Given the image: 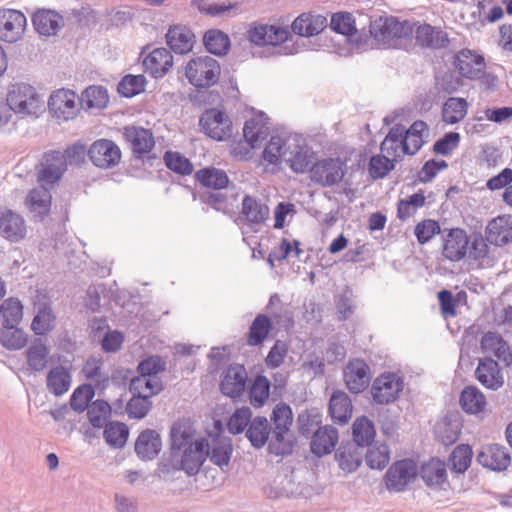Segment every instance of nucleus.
<instances>
[{
	"instance_id": "nucleus-1",
	"label": "nucleus",
	"mask_w": 512,
	"mask_h": 512,
	"mask_svg": "<svg viewBox=\"0 0 512 512\" xmlns=\"http://www.w3.org/2000/svg\"><path fill=\"white\" fill-rule=\"evenodd\" d=\"M7 105L22 118H38L45 111V102L37 89L25 82L11 84L6 93Z\"/></svg>"
},
{
	"instance_id": "nucleus-2",
	"label": "nucleus",
	"mask_w": 512,
	"mask_h": 512,
	"mask_svg": "<svg viewBox=\"0 0 512 512\" xmlns=\"http://www.w3.org/2000/svg\"><path fill=\"white\" fill-rule=\"evenodd\" d=\"M273 423L272 437L269 442V451L275 455H286L292 452L294 437L291 432L293 412L286 403H278L272 410Z\"/></svg>"
},
{
	"instance_id": "nucleus-3",
	"label": "nucleus",
	"mask_w": 512,
	"mask_h": 512,
	"mask_svg": "<svg viewBox=\"0 0 512 512\" xmlns=\"http://www.w3.org/2000/svg\"><path fill=\"white\" fill-rule=\"evenodd\" d=\"M369 28L376 40L389 47H397L400 41L409 39L414 32L408 20L400 21L394 16H379L370 22Z\"/></svg>"
},
{
	"instance_id": "nucleus-4",
	"label": "nucleus",
	"mask_w": 512,
	"mask_h": 512,
	"mask_svg": "<svg viewBox=\"0 0 512 512\" xmlns=\"http://www.w3.org/2000/svg\"><path fill=\"white\" fill-rule=\"evenodd\" d=\"M220 75L219 62L208 55L193 57L185 66L186 78L197 89H205L215 85Z\"/></svg>"
},
{
	"instance_id": "nucleus-5",
	"label": "nucleus",
	"mask_w": 512,
	"mask_h": 512,
	"mask_svg": "<svg viewBox=\"0 0 512 512\" xmlns=\"http://www.w3.org/2000/svg\"><path fill=\"white\" fill-rule=\"evenodd\" d=\"M347 172V164L340 157L317 160L309 169L310 180L322 187L339 185Z\"/></svg>"
},
{
	"instance_id": "nucleus-6",
	"label": "nucleus",
	"mask_w": 512,
	"mask_h": 512,
	"mask_svg": "<svg viewBox=\"0 0 512 512\" xmlns=\"http://www.w3.org/2000/svg\"><path fill=\"white\" fill-rule=\"evenodd\" d=\"M247 37L258 47H277L289 39L290 32L287 27L253 22L247 30Z\"/></svg>"
},
{
	"instance_id": "nucleus-7",
	"label": "nucleus",
	"mask_w": 512,
	"mask_h": 512,
	"mask_svg": "<svg viewBox=\"0 0 512 512\" xmlns=\"http://www.w3.org/2000/svg\"><path fill=\"white\" fill-rule=\"evenodd\" d=\"M66 168L61 151L49 150L37 166V181L43 188H52L60 181Z\"/></svg>"
},
{
	"instance_id": "nucleus-8",
	"label": "nucleus",
	"mask_w": 512,
	"mask_h": 512,
	"mask_svg": "<svg viewBox=\"0 0 512 512\" xmlns=\"http://www.w3.org/2000/svg\"><path fill=\"white\" fill-rule=\"evenodd\" d=\"M270 129L268 121L262 115L247 120L243 127V136L248 144V148L244 151L239 148V144L233 146L231 154L234 157L245 158L249 155L250 150L258 147L269 136Z\"/></svg>"
},
{
	"instance_id": "nucleus-9",
	"label": "nucleus",
	"mask_w": 512,
	"mask_h": 512,
	"mask_svg": "<svg viewBox=\"0 0 512 512\" xmlns=\"http://www.w3.org/2000/svg\"><path fill=\"white\" fill-rule=\"evenodd\" d=\"M179 458L180 468L189 475L196 474L209 454V443L205 438H198L195 443L179 449L177 453H171Z\"/></svg>"
},
{
	"instance_id": "nucleus-10",
	"label": "nucleus",
	"mask_w": 512,
	"mask_h": 512,
	"mask_svg": "<svg viewBox=\"0 0 512 512\" xmlns=\"http://www.w3.org/2000/svg\"><path fill=\"white\" fill-rule=\"evenodd\" d=\"M402 389V379L395 373L386 372L374 380L371 395L377 404H389L399 397Z\"/></svg>"
},
{
	"instance_id": "nucleus-11",
	"label": "nucleus",
	"mask_w": 512,
	"mask_h": 512,
	"mask_svg": "<svg viewBox=\"0 0 512 512\" xmlns=\"http://www.w3.org/2000/svg\"><path fill=\"white\" fill-rule=\"evenodd\" d=\"M200 125L205 134L217 141H223L232 134L230 118L217 108L206 110L200 118Z\"/></svg>"
},
{
	"instance_id": "nucleus-12",
	"label": "nucleus",
	"mask_w": 512,
	"mask_h": 512,
	"mask_svg": "<svg viewBox=\"0 0 512 512\" xmlns=\"http://www.w3.org/2000/svg\"><path fill=\"white\" fill-rule=\"evenodd\" d=\"M26 16L19 10H0V40L7 43H15L20 40L26 30Z\"/></svg>"
},
{
	"instance_id": "nucleus-13",
	"label": "nucleus",
	"mask_w": 512,
	"mask_h": 512,
	"mask_svg": "<svg viewBox=\"0 0 512 512\" xmlns=\"http://www.w3.org/2000/svg\"><path fill=\"white\" fill-rule=\"evenodd\" d=\"M417 476V465L412 460H400L392 464L385 474V485L389 491H402Z\"/></svg>"
},
{
	"instance_id": "nucleus-14",
	"label": "nucleus",
	"mask_w": 512,
	"mask_h": 512,
	"mask_svg": "<svg viewBox=\"0 0 512 512\" xmlns=\"http://www.w3.org/2000/svg\"><path fill=\"white\" fill-rule=\"evenodd\" d=\"M122 134L133 155L138 159L148 155L155 146L154 136L150 129L128 125L123 128Z\"/></svg>"
},
{
	"instance_id": "nucleus-15",
	"label": "nucleus",
	"mask_w": 512,
	"mask_h": 512,
	"mask_svg": "<svg viewBox=\"0 0 512 512\" xmlns=\"http://www.w3.org/2000/svg\"><path fill=\"white\" fill-rule=\"evenodd\" d=\"M469 237L462 228H452L443 236L442 255L449 261L459 262L468 253Z\"/></svg>"
},
{
	"instance_id": "nucleus-16",
	"label": "nucleus",
	"mask_w": 512,
	"mask_h": 512,
	"mask_svg": "<svg viewBox=\"0 0 512 512\" xmlns=\"http://www.w3.org/2000/svg\"><path fill=\"white\" fill-rule=\"evenodd\" d=\"M88 155L92 163L99 168H111L121 160V150L116 143L108 139L96 140L89 148Z\"/></svg>"
},
{
	"instance_id": "nucleus-17",
	"label": "nucleus",
	"mask_w": 512,
	"mask_h": 512,
	"mask_svg": "<svg viewBox=\"0 0 512 512\" xmlns=\"http://www.w3.org/2000/svg\"><path fill=\"white\" fill-rule=\"evenodd\" d=\"M78 95L69 89L54 91L49 99V110L53 116L62 120H69L78 112Z\"/></svg>"
},
{
	"instance_id": "nucleus-18",
	"label": "nucleus",
	"mask_w": 512,
	"mask_h": 512,
	"mask_svg": "<svg viewBox=\"0 0 512 512\" xmlns=\"http://www.w3.org/2000/svg\"><path fill=\"white\" fill-rule=\"evenodd\" d=\"M344 382L352 393L364 391L371 380V371L368 364L360 359L350 360L343 371Z\"/></svg>"
},
{
	"instance_id": "nucleus-19",
	"label": "nucleus",
	"mask_w": 512,
	"mask_h": 512,
	"mask_svg": "<svg viewBox=\"0 0 512 512\" xmlns=\"http://www.w3.org/2000/svg\"><path fill=\"white\" fill-rule=\"evenodd\" d=\"M144 71L153 78L165 76L173 67L174 60L171 52L164 48H154L149 53H141Z\"/></svg>"
},
{
	"instance_id": "nucleus-20",
	"label": "nucleus",
	"mask_w": 512,
	"mask_h": 512,
	"mask_svg": "<svg viewBox=\"0 0 512 512\" xmlns=\"http://www.w3.org/2000/svg\"><path fill=\"white\" fill-rule=\"evenodd\" d=\"M484 233L488 243L493 246L503 247L512 243V215L502 214L492 218Z\"/></svg>"
},
{
	"instance_id": "nucleus-21",
	"label": "nucleus",
	"mask_w": 512,
	"mask_h": 512,
	"mask_svg": "<svg viewBox=\"0 0 512 512\" xmlns=\"http://www.w3.org/2000/svg\"><path fill=\"white\" fill-rule=\"evenodd\" d=\"M0 235L9 242H20L27 235V225L24 218L12 211L0 213Z\"/></svg>"
},
{
	"instance_id": "nucleus-22",
	"label": "nucleus",
	"mask_w": 512,
	"mask_h": 512,
	"mask_svg": "<svg viewBox=\"0 0 512 512\" xmlns=\"http://www.w3.org/2000/svg\"><path fill=\"white\" fill-rule=\"evenodd\" d=\"M477 461L483 467L493 471H503L511 463L508 450L498 444L484 446L477 455Z\"/></svg>"
},
{
	"instance_id": "nucleus-23",
	"label": "nucleus",
	"mask_w": 512,
	"mask_h": 512,
	"mask_svg": "<svg viewBox=\"0 0 512 512\" xmlns=\"http://www.w3.org/2000/svg\"><path fill=\"white\" fill-rule=\"evenodd\" d=\"M247 373L241 365H231L223 373L220 381L221 392L231 398L239 397L246 385Z\"/></svg>"
},
{
	"instance_id": "nucleus-24",
	"label": "nucleus",
	"mask_w": 512,
	"mask_h": 512,
	"mask_svg": "<svg viewBox=\"0 0 512 512\" xmlns=\"http://www.w3.org/2000/svg\"><path fill=\"white\" fill-rule=\"evenodd\" d=\"M339 441L338 430L326 425L319 427L312 435L310 449L313 454L322 457L330 454Z\"/></svg>"
},
{
	"instance_id": "nucleus-25",
	"label": "nucleus",
	"mask_w": 512,
	"mask_h": 512,
	"mask_svg": "<svg viewBox=\"0 0 512 512\" xmlns=\"http://www.w3.org/2000/svg\"><path fill=\"white\" fill-rule=\"evenodd\" d=\"M165 38L169 48L178 54L189 53L195 43L194 33L187 26L181 24L170 26Z\"/></svg>"
},
{
	"instance_id": "nucleus-26",
	"label": "nucleus",
	"mask_w": 512,
	"mask_h": 512,
	"mask_svg": "<svg viewBox=\"0 0 512 512\" xmlns=\"http://www.w3.org/2000/svg\"><path fill=\"white\" fill-rule=\"evenodd\" d=\"M361 445L355 442H343L335 452V460L345 473L356 471L362 463L363 450Z\"/></svg>"
},
{
	"instance_id": "nucleus-27",
	"label": "nucleus",
	"mask_w": 512,
	"mask_h": 512,
	"mask_svg": "<svg viewBox=\"0 0 512 512\" xmlns=\"http://www.w3.org/2000/svg\"><path fill=\"white\" fill-rule=\"evenodd\" d=\"M455 67L463 77L476 79L483 73L485 61L481 55L463 49L456 55Z\"/></svg>"
},
{
	"instance_id": "nucleus-28",
	"label": "nucleus",
	"mask_w": 512,
	"mask_h": 512,
	"mask_svg": "<svg viewBox=\"0 0 512 512\" xmlns=\"http://www.w3.org/2000/svg\"><path fill=\"white\" fill-rule=\"evenodd\" d=\"M196 429L189 419H179L170 429V451L177 453L179 449L195 443L198 438Z\"/></svg>"
},
{
	"instance_id": "nucleus-29",
	"label": "nucleus",
	"mask_w": 512,
	"mask_h": 512,
	"mask_svg": "<svg viewBox=\"0 0 512 512\" xmlns=\"http://www.w3.org/2000/svg\"><path fill=\"white\" fill-rule=\"evenodd\" d=\"M475 375L477 380L488 389L497 390L504 383L498 363L491 358L479 360Z\"/></svg>"
},
{
	"instance_id": "nucleus-30",
	"label": "nucleus",
	"mask_w": 512,
	"mask_h": 512,
	"mask_svg": "<svg viewBox=\"0 0 512 512\" xmlns=\"http://www.w3.org/2000/svg\"><path fill=\"white\" fill-rule=\"evenodd\" d=\"M49 189L43 187L34 188L29 192L25 200L29 212L40 221L44 220L51 210L52 196Z\"/></svg>"
},
{
	"instance_id": "nucleus-31",
	"label": "nucleus",
	"mask_w": 512,
	"mask_h": 512,
	"mask_svg": "<svg viewBox=\"0 0 512 512\" xmlns=\"http://www.w3.org/2000/svg\"><path fill=\"white\" fill-rule=\"evenodd\" d=\"M32 20L36 31L44 36L55 35L64 24L63 17L50 9H39Z\"/></svg>"
},
{
	"instance_id": "nucleus-32",
	"label": "nucleus",
	"mask_w": 512,
	"mask_h": 512,
	"mask_svg": "<svg viewBox=\"0 0 512 512\" xmlns=\"http://www.w3.org/2000/svg\"><path fill=\"white\" fill-rule=\"evenodd\" d=\"M162 448L161 437L158 432L152 429L142 431L135 443L137 455L144 460H151L156 457Z\"/></svg>"
},
{
	"instance_id": "nucleus-33",
	"label": "nucleus",
	"mask_w": 512,
	"mask_h": 512,
	"mask_svg": "<svg viewBox=\"0 0 512 512\" xmlns=\"http://www.w3.org/2000/svg\"><path fill=\"white\" fill-rule=\"evenodd\" d=\"M480 348L484 354L495 356L499 360L512 359L510 347L499 333H484L480 340Z\"/></svg>"
},
{
	"instance_id": "nucleus-34",
	"label": "nucleus",
	"mask_w": 512,
	"mask_h": 512,
	"mask_svg": "<svg viewBox=\"0 0 512 512\" xmlns=\"http://www.w3.org/2000/svg\"><path fill=\"white\" fill-rule=\"evenodd\" d=\"M327 25L326 17L303 13L292 23V31L300 36L310 37L319 34Z\"/></svg>"
},
{
	"instance_id": "nucleus-35",
	"label": "nucleus",
	"mask_w": 512,
	"mask_h": 512,
	"mask_svg": "<svg viewBox=\"0 0 512 512\" xmlns=\"http://www.w3.org/2000/svg\"><path fill=\"white\" fill-rule=\"evenodd\" d=\"M353 406L350 397L344 391H335L329 401V414L338 424H346L352 417Z\"/></svg>"
},
{
	"instance_id": "nucleus-36",
	"label": "nucleus",
	"mask_w": 512,
	"mask_h": 512,
	"mask_svg": "<svg viewBox=\"0 0 512 512\" xmlns=\"http://www.w3.org/2000/svg\"><path fill=\"white\" fill-rule=\"evenodd\" d=\"M469 104L465 98L449 97L441 109V119L447 125L460 123L467 116Z\"/></svg>"
},
{
	"instance_id": "nucleus-37",
	"label": "nucleus",
	"mask_w": 512,
	"mask_h": 512,
	"mask_svg": "<svg viewBox=\"0 0 512 512\" xmlns=\"http://www.w3.org/2000/svg\"><path fill=\"white\" fill-rule=\"evenodd\" d=\"M423 481L429 487H440L447 480L445 462L438 458H431L420 469Z\"/></svg>"
},
{
	"instance_id": "nucleus-38",
	"label": "nucleus",
	"mask_w": 512,
	"mask_h": 512,
	"mask_svg": "<svg viewBox=\"0 0 512 512\" xmlns=\"http://www.w3.org/2000/svg\"><path fill=\"white\" fill-rule=\"evenodd\" d=\"M284 144L281 137H271L262 153L265 172L276 173L280 170Z\"/></svg>"
},
{
	"instance_id": "nucleus-39",
	"label": "nucleus",
	"mask_w": 512,
	"mask_h": 512,
	"mask_svg": "<svg viewBox=\"0 0 512 512\" xmlns=\"http://www.w3.org/2000/svg\"><path fill=\"white\" fill-rule=\"evenodd\" d=\"M428 126L424 121H415L408 130L403 128V143L406 154H415L424 144Z\"/></svg>"
},
{
	"instance_id": "nucleus-40",
	"label": "nucleus",
	"mask_w": 512,
	"mask_h": 512,
	"mask_svg": "<svg viewBox=\"0 0 512 512\" xmlns=\"http://www.w3.org/2000/svg\"><path fill=\"white\" fill-rule=\"evenodd\" d=\"M241 215L249 225L262 224L269 215V208L255 198L246 195L242 201Z\"/></svg>"
},
{
	"instance_id": "nucleus-41",
	"label": "nucleus",
	"mask_w": 512,
	"mask_h": 512,
	"mask_svg": "<svg viewBox=\"0 0 512 512\" xmlns=\"http://www.w3.org/2000/svg\"><path fill=\"white\" fill-rule=\"evenodd\" d=\"M233 452L232 441L228 437L218 436L209 444L210 460L217 466H228Z\"/></svg>"
},
{
	"instance_id": "nucleus-42",
	"label": "nucleus",
	"mask_w": 512,
	"mask_h": 512,
	"mask_svg": "<svg viewBox=\"0 0 512 512\" xmlns=\"http://www.w3.org/2000/svg\"><path fill=\"white\" fill-rule=\"evenodd\" d=\"M18 325H7L0 328V343L7 350H21L28 344V334Z\"/></svg>"
},
{
	"instance_id": "nucleus-43",
	"label": "nucleus",
	"mask_w": 512,
	"mask_h": 512,
	"mask_svg": "<svg viewBox=\"0 0 512 512\" xmlns=\"http://www.w3.org/2000/svg\"><path fill=\"white\" fill-rule=\"evenodd\" d=\"M459 403L466 413L478 414L484 410L486 398L477 387L467 386L460 395Z\"/></svg>"
},
{
	"instance_id": "nucleus-44",
	"label": "nucleus",
	"mask_w": 512,
	"mask_h": 512,
	"mask_svg": "<svg viewBox=\"0 0 512 512\" xmlns=\"http://www.w3.org/2000/svg\"><path fill=\"white\" fill-rule=\"evenodd\" d=\"M381 152L390 156L394 161L406 154L403 143V127L391 128L380 146Z\"/></svg>"
},
{
	"instance_id": "nucleus-45",
	"label": "nucleus",
	"mask_w": 512,
	"mask_h": 512,
	"mask_svg": "<svg viewBox=\"0 0 512 512\" xmlns=\"http://www.w3.org/2000/svg\"><path fill=\"white\" fill-rule=\"evenodd\" d=\"M415 40L422 47H439L447 39L440 28L424 23L415 29Z\"/></svg>"
},
{
	"instance_id": "nucleus-46",
	"label": "nucleus",
	"mask_w": 512,
	"mask_h": 512,
	"mask_svg": "<svg viewBox=\"0 0 512 512\" xmlns=\"http://www.w3.org/2000/svg\"><path fill=\"white\" fill-rule=\"evenodd\" d=\"M71 385V375L68 369L63 366L52 368L47 375V388L56 395L60 396L66 393Z\"/></svg>"
},
{
	"instance_id": "nucleus-47",
	"label": "nucleus",
	"mask_w": 512,
	"mask_h": 512,
	"mask_svg": "<svg viewBox=\"0 0 512 512\" xmlns=\"http://www.w3.org/2000/svg\"><path fill=\"white\" fill-rule=\"evenodd\" d=\"M23 304L15 297H9L0 304L2 326L19 325L23 319Z\"/></svg>"
},
{
	"instance_id": "nucleus-48",
	"label": "nucleus",
	"mask_w": 512,
	"mask_h": 512,
	"mask_svg": "<svg viewBox=\"0 0 512 512\" xmlns=\"http://www.w3.org/2000/svg\"><path fill=\"white\" fill-rule=\"evenodd\" d=\"M195 178L202 186L217 190L227 187L229 182L227 174L214 167L197 171Z\"/></svg>"
},
{
	"instance_id": "nucleus-49",
	"label": "nucleus",
	"mask_w": 512,
	"mask_h": 512,
	"mask_svg": "<svg viewBox=\"0 0 512 512\" xmlns=\"http://www.w3.org/2000/svg\"><path fill=\"white\" fill-rule=\"evenodd\" d=\"M269 434L270 427L265 417L254 418L246 430L247 438L256 448H261L266 444Z\"/></svg>"
},
{
	"instance_id": "nucleus-50",
	"label": "nucleus",
	"mask_w": 512,
	"mask_h": 512,
	"mask_svg": "<svg viewBox=\"0 0 512 512\" xmlns=\"http://www.w3.org/2000/svg\"><path fill=\"white\" fill-rule=\"evenodd\" d=\"M271 328V321L266 315H257L253 320L247 334V343L250 346H257L262 344L268 337Z\"/></svg>"
},
{
	"instance_id": "nucleus-51",
	"label": "nucleus",
	"mask_w": 512,
	"mask_h": 512,
	"mask_svg": "<svg viewBox=\"0 0 512 512\" xmlns=\"http://www.w3.org/2000/svg\"><path fill=\"white\" fill-rule=\"evenodd\" d=\"M352 435L358 445H369L376 435L373 422L366 416L357 417L352 425Z\"/></svg>"
},
{
	"instance_id": "nucleus-52",
	"label": "nucleus",
	"mask_w": 512,
	"mask_h": 512,
	"mask_svg": "<svg viewBox=\"0 0 512 512\" xmlns=\"http://www.w3.org/2000/svg\"><path fill=\"white\" fill-rule=\"evenodd\" d=\"M473 450L468 444L457 445L449 457L451 470L456 473H464L472 463Z\"/></svg>"
},
{
	"instance_id": "nucleus-53",
	"label": "nucleus",
	"mask_w": 512,
	"mask_h": 512,
	"mask_svg": "<svg viewBox=\"0 0 512 512\" xmlns=\"http://www.w3.org/2000/svg\"><path fill=\"white\" fill-rule=\"evenodd\" d=\"M109 97L107 90L101 86L86 88L81 96V104L86 109H103L107 106Z\"/></svg>"
},
{
	"instance_id": "nucleus-54",
	"label": "nucleus",
	"mask_w": 512,
	"mask_h": 512,
	"mask_svg": "<svg viewBox=\"0 0 512 512\" xmlns=\"http://www.w3.org/2000/svg\"><path fill=\"white\" fill-rule=\"evenodd\" d=\"M206 49L215 55H225L230 48L229 37L220 30H209L204 35Z\"/></svg>"
},
{
	"instance_id": "nucleus-55",
	"label": "nucleus",
	"mask_w": 512,
	"mask_h": 512,
	"mask_svg": "<svg viewBox=\"0 0 512 512\" xmlns=\"http://www.w3.org/2000/svg\"><path fill=\"white\" fill-rule=\"evenodd\" d=\"M55 321L56 316L51 307L44 306L35 314L31 323V329L36 335H46L54 328Z\"/></svg>"
},
{
	"instance_id": "nucleus-56",
	"label": "nucleus",
	"mask_w": 512,
	"mask_h": 512,
	"mask_svg": "<svg viewBox=\"0 0 512 512\" xmlns=\"http://www.w3.org/2000/svg\"><path fill=\"white\" fill-rule=\"evenodd\" d=\"M426 197L422 191L412 194L407 199L399 200L397 204V217L406 220L415 215L417 210L425 205Z\"/></svg>"
},
{
	"instance_id": "nucleus-57",
	"label": "nucleus",
	"mask_w": 512,
	"mask_h": 512,
	"mask_svg": "<svg viewBox=\"0 0 512 512\" xmlns=\"http://www.w3.org/2000/svg\"><path fill=\"white\" fill-rule=\"evenodd\" d=\"M131 389L139 395L152 397L162 390V383L157 376L140 375L132 380Z\"/></svg>"
},
{
	"instance_id": "nucleus-58",
	"label": "nucleus",
	"mask_w": 512,
	"mask_h": 512,
	"mask_svg": "<svg viewBox=\"0 0 512 512\" xmlns=\"http://www.w3.org/2000/svg\"><path fill=\"white\" fill-rule=\"evenodd\" d=\"M103 435L110 446L121 448L125 445L128 439L129 430L124 423L110 422L105 426Z\"/></svg>"
},
{
	"instance_id": "nucleus-59",
	"label": "nucleus",
	"mask_w": 512,
	"mask_h": 512,
	"mask_svg": "<svg viewBox=\"0 0 512 512\" xmlns=\"http://www.w3.org/2000/svg\"><path fill=\"white\" fill-rule=\"evenodd\" d=\"M48 349L42 342L33 343L26 352L27 364L34 371H42L48 362Z\"/></svg>"
},
{
	"instance_id": "nucleus-60",
	"label": "nucleus",
	"mask_w": 512,
	"mask_h": 512,
	"mask_svg": "<svg viewBox=\"0 0 512 512\" xmlns=\"http://www.w3.org/2000/svg\"><path fill=\"white\" fill-rule=\"evenodd\" d=\"M165 165L173 172L180 175H190L193 165L188 158L179 152L167 151L163 156Z\"/></svg>"
},
{
	"instance_id": "nucleus-61",
	"label": "nucleus",
	"mask_w": 512,
	"mask_h": 512,
	"mask_svg": "<svg viewBox=\"0 0 512 512\" xmlns=\"http://www.w3.org/2000/svg\"><path fill=\"white\" fill-rule=\"evenodd\" d=\"M270 395V381L265 376H257L250 388V402L258 408L264 405Z\"/></svg>"
},
{
	"instance_id": "nucleus-62",
	"label": "nucleus",
	"mask_w": 512,
	"mask_h": 512,
	"mask_svg": "<svg viewBox=\"0 0 512 512\" xmlns=\"http://www.w3.org/2000/svg\"><path fill=\"white\" fill-rule=\"evenodd\" d=\"M88 419L95 428H102L111 415L110 405L103 400H96L88 407Z\"/></svg>"
},
{
	"instance_id": "nucleus-63",
	"label": "nucleus",
	"mask_w": 512,
	"mask_h": 512,
	"mask_svg": "<svg viewBox=\"0 0 512 512\" xmlns=\"http://www.w3.org/2000/svg\"><path fill=\"white\" fill-rule=\"evenodd\" d=\"M314 153L307 147L297 146L293 155L288 159L290 168L295 173H304L309 171L312 166V159Z\"/></svg>"
},
{
	"instance_id": "nucleus-64",
	"label": "nucleus",
	"mask_w": 512,
	"mask_h": 512,
	"mask_svg": "<svg viewBox=\"0 0 512 512\" xmlns=\"http://www.w3.org/2000/svg\"><path fill=\"white\" fill-rule=\"evenodd\" d=\"M394 160L387 154L372 156L369 162V174L373 179L384 178L394 169Z\"/></svg>"
}]
</instances>
